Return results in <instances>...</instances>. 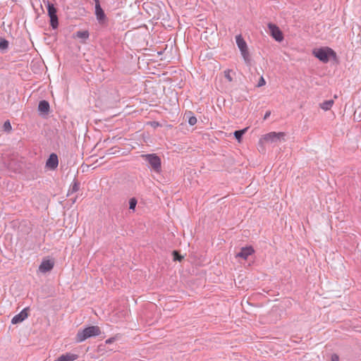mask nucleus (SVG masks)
I'll return each instance as SVG.
<instances>
[{"mask_svg":"<svg viewBox=\"0 0 361 361\" xmlns=\"http://www.w3.org/2000/svg\"><path fill=\"white\" fill-rule=\"evenodd\" d=\"M172 255L174 261L180 262L183 258V257L181 255H180V253L177 250H173Z\"/></svg>","mask_w":361,"mask_h":361,"instance_id":"nucleus-21","label":"nucleus"},{"mask_svg":"<svg viewBox=\"0 0 361 361\" xmlns=\"http://www.w3.org/2000/svg\"><path fill=\"white\" fill-rule=\"evenodd\" d=\"M9 46V42L7 39L3 37H0V50L4 53L7 51Z\"/></svg>","mask_w":361,"mask_h":361,"instance_id":"nucleus-18","label":"nucleus"},{"mask_svg":"<svg viewBox=\"0 0 361 361\" xmlns=\"http://www.w3.org/2000/svg\"><path fill=\"white\" fill-rule=\"evenodd\" d=\"M285 133H276L271 132L266 134L264 136V140L268 142H281L284 140Z\"/></svg>","mask_w":361,"mask_h":361,"instance_id":"nucleus-7","label":"nucleus"},{"mask_svg":"<svg viewBox=\"0 0 361 361\" xmlns=\"http://www.w3.org/2000/svg\"><path fill=\"white\" fill-rule=\"evenodd\" d=\"M268 28L271 36L277 42H281L283 39V35L279 27L273 23L268 24Z\"/></svg>","mask_w":361,"mask_h":361,"instance_id":"nucleus-8","label":"nucleus"},{"mask_svg":"<svg viewBox=\"0 0 361 361\" xmlns=\"http://www.w3.org/2000/svg\"><path fill=\"white\" fill-rule=\"evenodd\" d=\"M38 110L44 114H47L49 111V104L46 100H42L39 102Z\"/></svg>","mask_w":361,"mask_h":361,"instance_id":"nucleus-14","label":"nucleus"},{"mask_svg":"<svg viewBox=\"0 0 361 361\" xmlns=\"http://www.w3.org/2000/svg\"><path fill=\"white\" fill-rule=\"evenodd\" d=\"M331 361H339V356L337 354H332L331 356Z\"/></svg>","mask_w":361,"mask_h":361,"instance_id":"nucleus-26","label":"nucleus"},{"mask_svg":"<svg viewBox=\"0 0 361 361\" xmlns=\"http://www.w3.org/2000/svg\"><path fill=\"white\" fill-rule=\"evenodd\" d=\"M236 44L239 48L241 55L247 65H250L251 58L247 49V43L240 35L235 37Z\"/></svg>","mask_w":361,"mask_h":361,"instance_id":"nucleus-4","label":"nucleus"},{"mask_svg":"<svg viewBox=\"0 0 361 361\" xmlns=\"http://www.w3.org/2000/svg\"><path fill=\"white\" fill-rule=\"evenodd\" d=\"M70 200L72 201V204H74L76 201V197L73 198V199H71Z\"/></svg>","mask_w":361,"mask_h":361,"instance_id":"nucleus-29","label":"nucleus"},{"mask_svg":"<svg viewBox=\"0 0 361 361\" xmlns=\"http://www.w3.org/2000/svg\"><path fill=\"white\" fill-rule=\"evenodd\" d=\"M137 201L136 198L132 197L129 200V209L131 210H135Z\"/></svg>","mask_w":361,"mask_h":361,"instance_id":"nucleus-22","label":"nucleus"},{"mask_svg":"<svg viewBox=\"0 0 361 361\" xmlns=\"http://www.w3.org/2000/svg\"><path fill=\"white\" fill-rule=\"evenodd\" d=\"M79 189H80V183L78 182V180H76L75 178L73 180V182L72 183V184L70 186V188L68 190L67 195L68 196L73 193L76 192L77 191L79 190Z\"/></svg>","mask_w":361,"mask_h":361,"instance_id":"nucleus-15","label":"nucleus"},{"mask_svg":"<svg viewBox=\"0 0 361 361\" xmlns=\"http://www.w3.org/2000/svg\"><path fill=\"white\" fill-rule=\"evenodd\" d=\"M312 54L320 61L327 63L331 59L337 61V55L335 51L329 47L315 48L312 51Z\"/></svg>","mask_w":361,"mask_h":361,"instance_id":"nucleus-1","label":"nucleus"},{"mask_svg":"<svg viewBox=\"0 0 361 361\" xmlns=\"http://www.w3.org/2000/svg\"><path fill=\"white\" fill-rule=\"evenodd\" d=\"M224 76L225 78L229 81L231 82L233 80L232 77L231 76V71L226 70L224 71Z\"/></svg>","mask_w":361,"mask_h":361,"instance_id":"nucleus-24","label":"nucleus"},{"mask_svg":"<svg viewBox=\"0 0 361 361\" xmlns=\"http://www.w3.org/2000/svg\"><path fill=\"white\" fill-rule=\"evenodd\" d=\"M78 357V355L76 354L67 353L66 354L61 355L54 361H74V360H77Z\"/></svg>","mask_w":361,"mask_h":361,"instance_id":"nucleus-13","label":"nucleus"},{"mask_svg":"<svg viewBox=\"0 0 361 361\" xmlns=\"http://www.w3.org/2000/svg\"><path fill=\"white\" fill-rule=\"evenodd\" d=\"M3 129L5 132H10L12 129L11 123L8 120L6 121L3 125Z\"/></svg>","mask_w":361,"mask_h":361,"instance_id":"nucleus-23","label":"nucleus"},{"mask_svg":"<svg viewBox=\"0 0 361 361\" xmlns=\"http://www.w3.org/2000/svg\"><path fill=\"white\" fill-rule=\"evenodd\" d=\"M54 267V262L49 259L43 260L39 267V270L42 273H46L51 271Z\"/></svg>","mask_w":361,"mask_h":361,"instance_id":"nucleus-12","label":"nucleus"},{"mask_svg":"<svg viewBox=\"0 0 361 361\" xmlns=\"http://www.w3.org/2000/svg\"><path fill=\"white\" fill-rule=\"evenodd\" d=\"M29 307L24 308L20 313L15 315L12 319L11 323L13 324H17L23 322L28 317Z\"/></svg>","mask_w":361,"mask_h":361,"instance_id":"nucleus-9","label":"nucleus"},{"mask_svg":"<svg viewBox=\"0 0 361 361\" xmlns=\"http://www.w3.org/2000/svg\"><path fill=\"white\" fill-rule=\"evenodd\" d=\"M141 157L147 163L148 167L155 173H159L161 171V159L156 154H142Z\"/></svg>","mask_w":361,"mask_h":361,"instance_id":"nucleus-3","label":"nucleus"},{"mask_svg":"<svg viewBox=\"0 0 361 361\" xmlns=\"http://www.w3.org/2000/svg\"><path fill=\"white\" fill-rule=\"evenodd\" d=\"M75 35L78 38L82 39V42H85L89 38L90 34L87 30H79L76 32Z\"/></svg>","mask_w":361,"mask_h":361,"instance_id":"nucleus-17","label":"nucleus"},{"mask_svg":"<svg viewBox=\"0 0 361 361\" xmlns=\"http://www.w3.org/2000/svg\"><path fill=\"white\" fill-rule=\"evenodd\" d=\"M270 114H271V111H267L265 115H264V120L267 119L269 117Z\"/></svg>","mask_w":361,"mask_h":361,"instance_id":"nucleus-28","label":"nucleus"},{"mask_svg":"<svg viewBox=\"0 0 361 361\" xmlns=\"http://www.w3.org/2000/svg\"><path fill=\"white\" fill-rule=\"evenodd\" d=\"M184 117L188 119V122L190 126H194L196 124L197 118L193 115L192 111L186 112Z\"/></svg>","mask_w":361,"mask_h":361,"instance_id":"nucleus-16","label":"nucleus"},{"mask_svg":"<svg viewBox=\"0 0 361 361\" xmlns=\"http://www.w3.org/2000/svg\"><path fill=\"white\" fill-rule=\"evenodd\" d=\"M95 3V11L94 14L96 16V18L100 25H105L107 24L108 18L101 7L99 0H94Z\"/></svg>","mask_w":361,"mask_h":361,"instance_id":"nucleus-6","label":"nucleus"},{"mask_svg":"<svg viewBox=\"0 0 361 361\" xmlns=\"http://www.w3.org/2000/svg\"><path fill=\"white\" fill-rule=\"evenodd\" d=\"M116 340V336L111 337L106 341V344H110L114 343Z\"/></svg>","mask_w":361,"mask_h":361,"instance_id":"nucleus-27","label":"nucleus"},{"mask_svg":"<svg viewBox=\"0 0 361 361\" xmlns=\"http://www.w3.org/2000/svg\"><path fill=\"white\" fill-rule=\"evenodd\" d=\"M101 334L100 328L98 326H89L84 329L78 330L75 341L78 343H81L86 339L92 336H97Z\"/></svg>","mask_w":361,"mask_h":361,"instance_id":"nucleus-2","label":"nucleus"},{"mask_svg":"<svg viewBox=\"0 0 361 361\" xmlns=\"http://www.w3.org/2000/svg\"><path fill=\"white\" fill-rule=\"evenodd\" d=\"M266 84V82H265V80L264 79L263 77H261L259 80V82L257 84V87H262L263 85H264Z\"/></svg>","mask_w":361,"mask_h":361,"instance_id":"nucleus-25","label":"nucleus"},{"mask_svg":"<svg viewBox=\"0 0 361 361\" xmlns=\"http://www.w3.org/2000/svg\"><path fill=\"white\" fill-rule=\"evenodd\" d=\"M333 104H334V101L332 99L326 100V101H324V102H322V104H320V107L322 109L327 111L331 108Z\"/></svg>","mask_w":361,"mask_h":361,"instance_id":"nucleus-20","label":"nucleus"},{"mask_svg":"<svg viewBox=\"0 0 361 361\" xmlns=\"http://www.w3.org/2000/svg\"><path fill=\"white\" fill-rule=\"evenodd\" d=\"M254 252L253 248L250 247H245L240 249V251L236 254V257H240L243 259H247V257Z\"/></svg>","mask_w":361,"mask_h":361,"instance_id":"nucleus-11","label":"nucleus"},{"mask_svg":"<svg viewBox=\"0 0 361 361\" xmlns=\"http://www.w3.org/2000/svg\"><path fill=\"white\" fill-rule=\"evenodd\" d=\"M247 130V128H243L242 130H235L233 133L235 138L238 142H240L241 139L243 137V135L246 133Z\"/></svg>","mask_w":361,"mask_h":361,"instance_id":"nucleus-19","label":"nucleus"},{"mask_svg":"<svg viewBox=\"0 0 361 361\" xmlns=\"http://www.w3.org/2000/svg\"><path fill=\"white\" fill-rule=\"evenodd\" d=\"M48 15L50 18V25L53 29H56L59 25V19L57 16V10L55 8L54 5L50 3L49 1H47L46 4Z\"/></svg>","mask_w":361,"mask_h":361,"instance_id":"nucleus-5","label":"nucleus"},{"mask_svg":"<svg viewBox=\"0 0 361 361\" xmlns=\"http://www.w3.org/2000/svg\"><path fill=\"white\" fill-rule=\"evenodd\" d=\"M58 156L54 153H51L46 161V167L50 170H54L58 167Z\"/></svg>","mask_w":361,"mask_h":361,"instance_id":"nucleus-10","label":"nucleus"}]
</instances>
